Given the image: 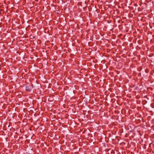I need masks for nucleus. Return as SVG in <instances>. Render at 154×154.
<instances>
[{"instance_id": "obj_1", "label": "nucleus", "mask_w": 154, "mask_h": 154, "mask_svg": "<svg viewBox=\"0 0 154 154\" xmlns=\"http://www.w3.org/2000/svg\"><path fill=\"white\" fill-rule=\"evenodd\" d=\"M26 90L27 91H31V88L28 86H27L26 87Z\"/></svg>"}]
</instances>
